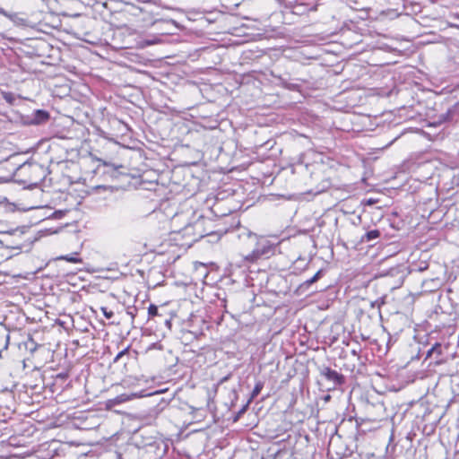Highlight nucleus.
Segmentation results:
<instances>
[{
    "label": "nucleus",
    "mask_w": 459,
    "mask_h": 459,
    "mask_svg": "<svg viewBox=\"0 0 459 459\" xmlns=\"http://www.w3.org/2000/svg\"><path fill=\"white\" fill-rule=\"evenodd\" d=\"M434 353L440 356L442 354V346L440 343L436 342L430 350L427 352V357H431Z\"/></svg>",
    "instance_id": "nucleus-11"
},
{
    "label": "nucleus",
    "mask_w": 459,
    "mask_h": 459,
    "mask_svg": "<svg viewBox=\"0 0 459 459\" xmlns=\"http://www.w3.org/2000/svg\"><path fill=\"white\" fill-rule=\"evenodd\" d=\"M49 118V114L42 109H37L33 112L30 123L34 125H40L47 122Z\"/></svg>",
    "instance_id": "nucleus-6"
},
{
    "label": "nucleus",
    "mask_w": 459,
    "mask_h": 459,
    "mask_svg": "<svg viewBox=\"0 0 459 459\" xmlns=\"http://www.w3.org/2000/svg\"><path fill=\"white\" fill-rule=\"evenodd\" d=\"M278 3L282 4L284 0H276Z\"/></svg>",
    "instance_id": "nucleus-22"
},
{
    "label": "nucleus",
    "mask_w": 459,
    "mask_h": 459,
    "mask_svg": "<svg viewBox=\"0 0 459 459\" xmlns=\"http://www.w3.org/2000/svg\"><path fill=\"white\" fill-rule=\"evenodd\" d=\"M281 84L287 88V89H294L295 88V85L294 84H290V83H287L285 81H282L281 82Z\"/></svg>",
    "instance_id": "nucleus-18"
},
{
    "label": "nucleus",
    "mask_w": 459,
    "mask_h": 459,
    "mask_svg": "<svg viewBox=\"0 0 459 459\" xmlns=\"http://www.w3.org/2000/svg\"><path fill=\"white\" fill-rule=\"evenodd\" d=\"M57 259L59 260H65L73 264H81L82 263V258L79 256V254L77 252L72 253L70 255H61Z\"/></svg>",
    "instance_id": "nucleus-9"
},
{
    "label": "nucleus",
    "mask_w": 459,
    "mask_h": 459,
    "mask_svg": "<svg viewBox=\"0 0 459 459\" xmlns=\"http://www.w3.org/2000/svg\"><path fill=\"white\" fill-rule=\"evenodd\" d=\"M264 387V384L261 382V381H258L255 385V387L251 393V399H254L259 394L260 392L262 391Z\"/></svg>",
    "instance_id": "nucleus-12"
},
{
    "label": "nucleus",
    "mask_w": 459,
    "mask_h": 459,
    "mask_svg": "<svg viewBox=\"0 0 459 459\" xmlns=\"http://www.w3.org/2000/svg\"><path fill=\"white\" fill-rule=\"evenodd\" d=\"M221 303L225 307V300L224 299L221 301Z\"/></svg>",
    "instance_id": "nucleus-24"
},
{
    "label": "nucleus",
    "mask_w": 459,
    "mask_h": 459,
    "mask_svg": "<svg viewBox=\"0 0 459 459\" xmlns=\"http://www.w3.org/2000/svg\"><path fill=\"white\" fill-rule=\"evenodd\" d=\"M138 2H141V3H151L152 0H137Z\"/></svg>",
    "instance_id": "nucleus-20"
},
{
    "label": "nucleus",
    "mask_w": 459,
    "mask_h": 459,
    "mask_svg": "<svg viewBox=\"0 0 459 459\" xmlns=\"http://www.w3.org/2000/svg\"><path fill=\"white\" fill-rule=\"evenodd\" d=\"M127 315L131 316L132 319H134L137 313V308L135 307H129L126 310Z\"/></svg>",
    "instance_id": "nucleus-16"
},
{
    "label": "nucleus",
    "mask_w": 459,
    "mask_h": 459,
    "mask_svg": "<svg viewBox=\"0 0 459 459\" xmlns=\"http://www.w3.org/2000/svg\"><path fill=\"white\" fill-rule=\"evenodd\" d=\"M0 14L4 15L5 17L9 18L10 20H13V18L15 16V14L8 13L1 7H0Z\"/></svg>",
    "instance_id": "nucleus-17"
},
{
    "label": "nucleus",
    "mask_w": 459,
    "mask_h": 459,
    "mask_svg": "<svg viewBox=\"0 0 459 459\" xmlns=\"http://www.w3.org/2000/svg\"><path fill=\"white\" fill-rule=\"evenodd\" d=\"M118 124L122 125L124 127L127 128L126 124L122 123L121 121H117Z\"/></svg>",
    "instance_id": "nucleus-21"
},
{
    "label": "nucleus",
    "mask_w": 459,
    "mask_h": 459,
    "mask_svg": "<svg viewBox=\"0 0 459 459\" xmlns=\"http://www.w3.org/2000/svg\"><path fill=\"white\" fill-rule=\"evenodd\" d=\"M17 100L14 93L0 91V100H4L9 105H13Z\"/></svg>",
    "instance_id": "nucleus-7"
},
{
    "label": "nucleus",
    "mask_w": 459,
    "mask_h": 459,
    "mask_svg": "<svg viewBox=\"0 0 459 459\" xmlns=\"http://www.w3.org/2000/svg\"><path fill=\"white\" fill-rule=\"evenodd\" d=\"M168 450V443L160 437H147L143 443V459H160Z\"/></svg>",
    "instance_id": "nucleus-4"
},
{
    "label": "nucleus",
    "mask_w": 459,
    "mask_h": 459,
    "mask_svg": "<svg viewBox=\"0 0 459 459\" xmlns=\"http://www.w3.org/2000/svg\"><path fill=\"white\" fill-rule=\"evenodd\" d=\"M101 311L106 318L110 319L114 316V312L112 310H108V307H102Z\"/></svg>",
    "instance_id": "nucleus-15"
},
{
    "label": "nucleus",
    "mask_w": 459,
    "mask_h": 459,
    "mask_svg": "<svg viewBox=\"0 0 459 459\" xmlns=\"http://www.w3.org/2000/svg\"><path fill=\"white\" fill-rule=\"evenodd\" d=\"M247 236L251 244H255V247L250 254L245 255V260L248 262H255L262 257H269L273 253V245L266 238H258L255 234L250 231L247 233Z\"/></svg>",
    "instance_id": "nucleus-3"
},
{
    "label": "nucleus",
    "mask_w": 459,
    "mask_h": 459,
    "mask_svg": "<svg viewBox=\"0 0 459 459\" xmlns=\"http://www.w3.org/2000/svg\"><path fill=\"white\" fill-rule=\"evenodd\" d=\"M380 237V231L378 230H372L366 232L361 237V242H370Z\"/></svg>",
    "instance_id": "nucleus-8"
},
{
    "label": "nucleus",
    "mask_w": 459,
    "mask_h": 459,
    "mask_svg": "<svg viewBox=\"0 0 459 459\" xmlns=\"http://www.w3.org/2000/svg\"><path fill=\"white\" fill-rule=\"evenodd\" d=\"M156 316H159V313H158V307L155 306L154 304H151L148 307V316H149V319L150 318H152Z\"/></svg>",
    "instance_id": "nucleus-13"
},
{
    "label": "nucleus",
    "mask_w": 459,
    "mask_h": 459,
    "mask_svg": "<svg viewBox=\"0 0 459 459\" xmlns=\"http://www.w3.org/2000/svg\"><path fill=\"white\" fill-rule=\"evenodd\" d=\"M321 376H323L326 380L331 382L333 387L342 385L345 381L343 375L338 373L336 370H333L328 367H325L321 370Z\"/></svg>",
    "instance_id": "nucleus-5"
},
{
    "label": "nucleus",
    "mask_w": 459,
    "mask_h": 459,
    "mask_svg": "<svg viewBox=\"0 0 459 459\" xmlns=\"http://www.w3.org/2000/svg\"><path fill=\"white\" fill-rule=\"evenodd\" d=\"M230 377H231V374L230 373V374H228L227 376L223 377L220 380L219 384H222V383H224V382L228 381Z\"/></svg>",
    "instance_id": "nucleus-19"
},
{
    "label": "nucleus",
    "mask_w": 459,
    "mask_h": 459,
    "mask_svg": "<svg viewBox=\"0 0 459 459\" xmlns=\"http://www.w3.org/2000/svg\"><path fill=\"white\" fill-rule=\"evenodd\" d=\"M7 160H3V161H0V166L3 165L4 162H6Z\"/></svg>",
    "instance_id": "nucleus-23"
},
{
    "label": "nucleus",
    "mask_w": 459,
    "mask_h": 459,
    "mask_svg": "<svg viewBox=\"0 0 459 459\" xmlns=\"http://www.w3.org/2000/svg\"><path fill=\"white\" fill-rule=\"evenodd\" d=\"M203 228L204 221L197 220L194 223H189L178 230H173L170 233V240L174 241L176 246L187 249L200 238L208 235V233L204 231Z\"/></svg>",
    "instance_id": "nucleus-1"
},
{
    "label": "nucleus",
    "mask_w": 459,
    "mask_h": 459,
    "mask_svg": "<svg viewBox=\"0 0 459 459\" xmlns=\"http://www.w3.org/2000/svg\"><path fill=\"white\" fill-rule=\"evenodd\" d=\"M129 347L125 348L121 351H119L117 356L114 358V362H117L121 358H123L125 355L128 354Z\"/></svg>",
    "instance_id": "nucleus-14"
},
{
    "label": "nucleus",
    "mask_w": 459,
    "mask_h": 459,
    "mask_svg": "<svg viewBox=\"0 0 459 459\" xmlns=\"http://www.w3.org/2000/svg\"><path fill=\"white\" fill-rule=\"evenodd\" d=\"M19 181L29 187L39 186L47 177V169L38 162H26L16 170Z\"/></svg>",
    "instance_id": "nucleus-2"
},
{
    "label": "nucleus",
    "mask_w": 459,
    "mask_h": 459,
    "mask_svg": "<svg viewBox=\"0 0 459 459\" xmlns=\"http://www.w3.org/2000/svg\"><path fill=\"white\" fill-rule=\"evenodd\" d=\"M322 273L323 271L322 270H319L316 272V273L311 277L310 279L305 281L301 285H300V288H304V287H308L310 286L312 283L316 282V281H318L320 278H321V275H322Z\"/></svg>",
    "instance_id": "nucleus-10"
}]
</instances>
